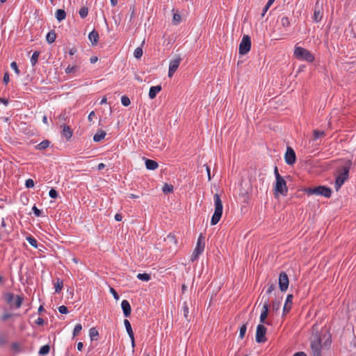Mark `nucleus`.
I'll use <instances>...</instances> for the list:
<instances>
[{
	"label": "nucleus",
	"instance_id": "obj_23",
	"mask_svg": "<svg viewBox=\"0 0 356 356\" xmlns=\"http://www.w3.org/2000/svg\"><path fill=\"white\" fill-rule=\"evenodd\" d=\"M66 17V13L63 9H58L56 12V18L58 22H61Z\"/></svg>",
	"mask_w": 356,
	"mask_h": 356
},
{
	"label": "nucleus",
	"instance_id": "obj_60",
	"mask_svg": "<svg viewBox=\"0 0 356 356\" xmlns=\"http://www.w3.org/2000/svg\"><path fill=\"white\" fill-rule=\"evenodd\" d=\"M35 323L38 325H43L44 324V321L43 320V318H38L36 321H35Z\"/></svg>",
	"mask_w": 356,
	"mask_h": 356
},
{
	"label": "nucleus",
	"instance_id": "obj_29",
	"mask_svg": "<svg viewBox=\"0 0 356 356\" xmlns=\"http://www.w3.org/2000/svg\"><path fill=\"white\" fill-rule=\"evenodd\" d=\"M40 56V51H35L32 54V56L31 58V63L32 66H35V64L38 63V58Z\"/></svg>",
	"mask_w": 356,
	"mask_h": 356
},
{
	"label": "nucleus",
	"instance_id": "obj_7",
	"mask_svg": "<svg viewBox=\"0 0 356 356\" xmlns=\"http://www.w3.org/2000/svg\"><path fill=\"white\" fill-rule=\"evenodd\" d=\"M205 243H204V237L201 234L197 239V242L196 244V247L193 250V252L191 255V261H195L198 257L203 252L204 250Z\"/></svg>",
	"mask_w": 356,
	"mask_h": 356
},
{
	"label": "nucleus",
	"instance_id": "obj_22",
	"mask_svg": "<svg viewBox=\"0 0 356 356\" xmlns=\"http://www.w3.org/2000/svg\"><path fill=\"white\" fill-rule=\"evenodd\" d=\"M56 38V33L54 30L50 31L46 36L47 42L49 44L53 43Z\"/></svg>",
	"mask_w": 356,
	"mask_h": 356
},
{
	"label": "nucleus",
	"instance_id": "obj_47",
	"mask_svg": "<svg viewBox=\"0 0 356 356\" xmlns=\"http://www.w3.org/2000/svg\"><path fill=\"white\" fill-rule=\"evenodd\" d=\"M10 67L17 75H19L20 74V71L18 68V66H17L16 62H15V61L12 62L10 64Z\"/></svg>",
	"mask_w": 356,
	"mask_h": 356
},
{
	"label": "nucleus",
	"instance_id": "obj_32",
	"mask_svg": "<svg viewBox=\"0 0 356 356\" xmlns=\"http://www.w3.org/2000/svg\"><path fill=\"white\" fill-rule=\"evenodd\" d=\"M181 20V16L179 13H173V17H172V24L174 25H178Z\"/></svg>",
	"mask_w": 356,
	"mask_h": 356
},
{
	"label": "nucleus",
	"instance_id": "obj_43",
	"mask_svg": "<svg viewBox=\"0 0 356 356\" xmlns=\"http://www.w3.org/2000/svg\"><path fill=\"white\" fill-rule=\"evenodd\" d=\"M78 68L79 67L77 65H74V66L68 65L67 67V68L65 69V73L70 74V73L74 72L78 70Z\"/></svg>",
	"mask_w": 356,
	"mask_h": 356
},
{
	"label": "nucleus",
	"instance_id": "obj_57",
	"mask_svg": "<svg viewBox=\"0 0 356 356\" xmlns=\"http://www.w3.org/2000/svg\"><path fill=\"white\" fill-rule=\"evenodd\" d=\"M271 5H268V3H267L266 4V6H264V8H263V11H262V13H261V16L264 17L266 14V13L268 11V10L269 9V8L270 7Z\"/></svg>",
	"mask_w": 356,
	"mask_h": 356
},
{
	"label": "nucleus",
	"instance_id": "obj_45",
	"mask_svg": "<svg viewBox=\"0 0 356 356\" xmlns=\"http://www.w3.org/2000/svg\"><path fill=\"white\" fill-rule=\"evenodd\" d=\"M281 24H282V26L284 27L289 26H290L289 19L287 17H283L281 19Z\"/></svg>",
	"mask_w": 356,
	"mask_h": 356
},
{
	"label": "nucleus",
	"instance_id": "obj_8",
	"mask_svg": "<svg viewBox=\"0 0 356 356\" xmlns=\"http://www.w3.org/2000/svg\"><path fill=\"white\" fill-rule=\"evenodd\" d=\"M251 48L250 37L245 35L243 37L239 44L238 51L241 55H245L248 53Z\"/></svg>",
	"mask_w": 356,
	"mask_h": 356
},
{
	"label": "nucleus",
	"instance_id": "obj_30",
	"mask_svg": "<svg viewBox=\"0 0 356 356\" xmlns=\"http://www.w3.org/2000/svg\"><path fill=\"white\" fill-rule=\"evenodd\" d=\"M50 351V346L49 345L42 346L39 350V355H47Z\"/></svg>",
	"mask_w": 356,
	"mask_h": 356
},
{
	"label": "nucleus",
	"instance_id": "obj_39",
	"mask_svg": "<svg viewBox=\"0 0 356 356\" xmlns=\"http://www.w3.org/2000/svg\"><path fill=\"white\" fill-rule=\"evenodd\" d=\"M6 301L8 304H10L12 305L13 300H14L15 296L14 294L11 293H7L5 295Z\"/></svg>",
	"mask_w": 356,
	"mask_h": 356
},
{
	"label": "nucleus",
	"instance_id": "obj_31",
	"mask_svg": "<svg viewBox=\"0 0 356 356\" xmlns=\"http://www.w3.org/2000/svg\"><path fill=\"white\" fill-rule=\"evenodd\" d=\"M137 278L142 281L148 282L150 280L151 276L147 273H138L137 275Z\"/></svg>",
	"mask_w": 356,
	"mask_h": 356
},
{
	"label": "nucleus",
	"instance_id": "obj_2",
	"mask_svg": "<svg viewBox=\"0 0 356 356\" xmlns=\"http://www.w3.org/2000/svg\"><path fill=\"white\" fill-rule=\"evenodd\" d=\"M350 163L348 161L347 165L342 166L339 168L338 175L336 177L334 187L337 191H338L344 182L348 179L349 170H350Z\"/></svg>",
	"mask_w": 356,
	"mask_h": 356
},
{
	"label": "nucleus",
	"instance_id": "obj_41",
	"mask_svg": "<svg viewBox=\"0 0 356 356\" xmlns=\"http://www.w3.org/2000/svg\"><path fill=\"white\" fill-rule=\"evenodd\" d=\"M24 298L20 296H16V300L15 301V306L16 308H19L22 306Z\"/></svg>",
	"mask_w": 356,
	"mask_h": 356
},
{
	"label": "nucleus",
	"instance_id": "obj_6",
	"mask_svg": "<svg viewBox=\"0 0 356 356\" xmlns=\"http://www.w3.org/2000/svg\"><path fill=\"white\" fill-rule=\"evenodd\" d=\"M288 193V187L286 182L284 178L277 179L275 180V184L274 187V195L277 197L279 195L286 196Z\"/></svg>",
	"mask_w": 356,
	"mask_h": 356
},
{
	"label": "nucleus",
	"instance_id": "obj_48",
	"mask_svg": "<svg viewBox=\"0 0 356 356\" xmlns=\"http://www.w3.org/2000/svg\"><path fill=\"white\" fill-rule=\"evenodd\" d=\"M32 211H33L34 215L37 217L40 216L42 214V211L36 206L33 207Z\"/></svg>",
	"mask_w": 356,
	"mask_h": 356
},
{
	"label": "nucleus",
	"instance_id": "obj_27",
	"mask_svg": "<svg viewBox=\"0 0 356 356\" xmlns=\"http://www.w3.org/2000/svg\"><path fill=\"white\" fill-rule=\"evenodd\" d=\"M282 298L280 299L275 300L272 304V309L273 312H278L281 307Z\"/></svg>",
	"mask_w": 356,
	"mask_h": 356
},
{
	"label": "nucleus",
	"instance_id": "obj_19",
	"mask_svg": "<svg viewBox=\"0 0 356 356\" xmlns=\"http://www.w3.org/2000/svg\"><path fill=\"white\" fill-rule=\"evenodd\" d=\"M162 88L160 85L152 86L149 91V97L153 99L156 97V95L161 90Z\"/></svg>",
	"mask_w": 356,
	"mask_h": 356
},
{
	"label": "nucleus",
	"instance_id": "obj_46",
	"mask_svg": "<svg viewBox=\"0 0 356 356\" xmlns=\"http://www.w3.org/2000/svg\"><path fill=\"white\" fill-rule=\"evenodd\" d=\"M246 330H247V327H246V324H243L241 327H240V332H239V337L241 339H243L245 334V332H246Z\"/></svg>",
	"mask_w": 356,
	"mask_h": 356
},
{
	"label": "nucleus",
	"instance_id": "obj_3",
	"mask_svg": "<svg viewBox=\"0 0 356 356\" xmlns=\"http://www.w3.org/2000/svg\"><path fill=\"white\" fill-rule=\"evenodd\" d=\"M213 198L215 210L211 220V225H215L220 221L222 217L223 209L222 202L221 201L220 195L218 193H216L213 196Z\"/></svg>",
	"mask_w": 356,
	"mask_h": 356
},
{
	"label": "nucleus",
	"instance_id": "obj_37",
	"mask_svg": "<svg viewBox=\"0 0 356 356\" xmlns=\"http://www.w3.org/2000/svg\"><path fill=\"white\" fill-rule=\"evenodd\" d=\"M325 136V133L323 131L314 130L313 131L314 139L316 140L321 137Z\"/></svg>",
	"mask_w": 356,
	"mask_h": 356
},
{
	"label": "nucleus",
	"instance_id": "obj_50",
	"mask_svg": "<svg viewBox=\"0 0 356 356\" xmlns=\"http://www.w3.org/2000/svg\"><path fill=\"white\" fill-rule=\"evenodd\" d=\"M49 195L50 197L55 199L58 197V192L54 188H51L49 192Z\"/></svg>",
	"mask_w": 356,
	"mask_h": 356
},
{
	"label": "nucleus",
	"instance_id": "obj_63",
	"mask_svg": "<svg viewBox=\"0 0 356 356\" xmlns=\"http://www.w3.org/2000/svg\"><path fill=\"white\" fill-rule=\"evenodd\" d=\"M97 60H98V57L97 56H92L90 58V61L91 63H95Z\"/></svg>",
	"mask_w": 356,
	"mask_h": 356
},
{
	"label": "nucleus",
	"instance_id": "obj_40",
	"mask_svg": "<svg viewBox=\"0 0 356 356\" xmlns=\"http://www.w3.org/2000/svg\"><path fill=\"white\" fill-rule=\"evenodd\" d=\"M134 57L139 59L143 56V49L141 47H137L134 52Z\"/></svg>",
	"mask_w": 356,
	"mask_h": 356
},
{
	"label": "nucleus",
	"instance_id": "obj_61",
	"mask_svg": "<svg viewBox=\"0 0 356 356\" xmlns=\"http://www.w3.org/2000/svg\"><path fill=\"white\" fill-rule=\"evenodd\" d=\"M95 111H91V112L89 113L88 117V120H89L90 122H92V121L93 118L95 117Z\"/></svg>",
	"mask_w": 356,
	"mask_h": 356
},
{
	"label": "nucleus",
	"instance_id": "obj_13",
	"mask_svg": "<svg viewBox=\"0 0 356 356\" xmlns=\"http://www.w3.org/2000/svg\"><path fill=\"white\" fill-rule=\"evenodd\" d=\"M181 60L180 56H178L175 59L170 60L168 70L169 77H172L174 75L180 64Z\"/></svg>",
	"mask_w": 356,
	"mask_h": 356
},
{
	"label": "nucleus",
	"instance_id": "obj_33",
	"mask_svg": "<svg viewBox=\"0 0 356 356\" xmlns=\"http://www.w3.org/2000/svg\"><path fill=\"white\" fill-rule=\"evenodd\" d=\"M63 286V280H61L60 279L58 278L56 283L54 284L55 292L56 293H59L62 290Z\"/></svg>",
	"mask_w": 356,
	"mask_h": 356
},
{
	"label": "nucleus",
	"instance_id": "obj_9",
	"mask_svg": "<svg viewBox=\"0 0 356 356\" xmlns=\"http://www.w3.org/2000/svg\"><path fill=\"white\" fill-rule=\"evenodd\" d=\"M323 1L322 0H316V2L315 3L314 6V21L316 22H319L322 20L323 18Z\"/></svg>",
	"mask_w": 356,
	"mask_h": 356
},
{
	"label": "nucleus",
	"instance_id": "obj_28",
	"mask_svg": "<svg viewBox=\"0 0 356 356\" xmlns=\"http://www.w3.org/2000/svg\"><path fill=\"white\" fill-rule=\"evenodd\" d=\"M165 241L169 244H177L176 236L174 234H169L167 237L165 238Z\"/></svg>",
	"mask_w": 356,
	"mask_h": 356
},
{
	"label": "nucleus",
	"instance_id": "obj_14",
	"mask_svg": "<svg viewBox=\"0 0 356 356\" xmlns=\"http://www.w3.org/2000/svg\"><path fill=\"white\" fill-rule=\"evenodd\" d=\"M268 310H269V301H268V299L267 300L265 301L264 305H263V309H262V312L261 313V315H260V322L261 323H268L266 321V319L268 316Z\"/></svg>",
	"mask_w": 356,
	"mask_h": 356
},
{
	"label": "nucleus",
	"instance_id": "obj_26",
	"mask_svg": "<svg viewBox=\"0 0 356 356\" xmlns=\"http://www.w3.org/2000/svg\"><path fill=\"white\" fill-rule=\"evenodd\" d=\"M124 324L126 330H127L129 336L133 337V335H134V334L130 322L127 319H125L124 321Z\"/></svg>",
	"mask_w": 356,
	"mask_h": 356
},
{
	"label": "nucleus",
	"instance_id": "obj_35",
	"mask_svg": "<svg viewBox=\"0 0 356 356\" xmlns=\"http://www.w3.org/2000/svg\"><path fill=\"white\" fill-rule=\"evenodd\" d=\"M188 309H188L186 302H184V305H183V312H184V318L187 321H190V318H189V316H188V313H189Z\"/></svg>",
	"mask_w": 356,
	"mask_h": 356
},
{
	"label": "nucleus",
	"instance_id": "obj_54",
	"mask_svg": "<svg viewBox=\"0 0 356 356\" xmlns=\"http://www.w3.org/2000/svg\"><path fill=\"white\" fill-rule=\"evenodd\" d=\"M12 348L13 350L17 351V352H20L21 350H20V346L18 343H13L12 344Z\"/></svg>",
	"mask_w": 356,
	"mask_h": 356
},
{
	"label": "nucleus",
	"instance_id": "obj_17",
	"mask_svg": "<svg viewBox=\"0 0 356 356\" xmlns=\"http://www.w3.org/2000/svg\"><path fill=\"white\" fill-rule=\"evenodd\" d=\"M99 33L95 29L92 30L88 35V39L90 41L92 46L97 45L98 41H99Z\"/></svg>",
	"mask_w": 356,
	"mask_h": 356
},
{
	"label": "nucleus",
	"instance_id": "obj_34",
	"mask_svg": "<svg viewBox=\"0 0 356 356\" xmlns=\"http://www.w3.org/2000/svg\"><path fill=\"white\" fill-rule=\"evenodd\" d=\"M162 191L164 194H168L173 191V186L168 184H165L163 186Z\"/></svg>",
	"mask_w": 356,
	"mask_h": 356
},
{
	"label": "nucleus",
	"instance_id": "obj_16",
	"mask_svg": "<svg viewBox=\"0 0 356 356\" xmlns=\"http://www.w3.org/2000/svg\"><path fill=\"white\" fill-rule=\"evenodd\" d=\"M293 296L292 294H289L286 296V299L283 307V314L285 315L287 314L291 309V305H292V300H293Z\"/></svg>",
	"mask_w": 356,
	"mask_h": 356
},
{
	"label": "nucleus",
	"instance_id": "obj_51",
	"mask_svg": "<svg viewBox=\"0 0 356 356\" xmlns=\"http://www.w3.org/2000/svg\"><path fill=\"white\" fill-rule=\"evenodd\" d=\"M58 311L60 314H66L68 313V309L65 305L60 306L58 307Z\"/></svg>",
	"mask_w": 356,
	"mask_h": 356
},
{
	"label": "nucleus",
	"instance_id": "obj_1",
	"mask_svg": "<svg viewBox=\"0 0 356 356\" xmlns=\"http://www.w3.org/2000/svg\"><path fill=\"white\" fill-rule=\"evenodd\" d=\"M323 339H325L323 343V346L325 347H327L328 345H330L331 343V335L330 333H326L323 335L316 334L314 336V339L311 341L310 346L313 356H321Z\"/></svg>",
	"mask_w": 356,
	"mask_h": 356
},
{
	"label": "nucleus",
	"instance_id": "obj_49",
	"mask_svg": "<svg viewBox=\"0 0 356 356\" xmlns=\"http://www.w3.org/2000/svg\"><path fill=\"white\" fill-rule=\"evenodd\" d=\"M25 186L26 188H33L34 186V181L32 179H28L26 180Z\"/></svg>",
	"mask_w": 356,
	"mask_h": 356
},
{
	"label": "nucleus",
	"instance_id": "obj_62",
	"mask_svg": "<svg viewBox=\"0 0 356 356\" xmlns=\"http://www.w3.org/2000/svg\"><path fill=\"white\" fill-rule=\"evenodd\" d=\"M293 356H307V354L305 352L300 351L294 353Z\"/></svg>",
	"mask_w": 356,
	"mask_h": 356
},
{
	"label": "nucleus",
	"instance_id": "obj_21",
	"mask_svg": "<svg viewBox=\"0 0 356 356\" xmlns=\"http://www.w3.org/2000/svg\"><path fill=\"white\" fill-rule=\"evenodd\" d=\"M106 132L103 130L98 131L93 136V140L95 142H99L104 138Z\"/></svg>",
	"mask_w": 356,
	"mask_h": 356
},
{
	"label": "nucleus",
	"instance_id": "obj_4",
	"mask_svg": "<svg viewBox=\"0 0 356 356\" xmlns=\"http://www.w3.org/2000/svg\"><path fill=\"white\" fill-rule=\"evenodd\" d=\"M295 57L301 60H305L309 63H312L314 60V56L307 49L300 47H296L294 49Z\"/></svg>",
	"mask_w": 356,
	"mask_h": 356
},
{
	"label": "nucleus",
	"instance_id": "obj_53",
	"mask_svg": "<svg viewBox=\"0 0 356 356\" xmlns=\"http://www.w3.org/2000/svg\"><path fill=\"white\" fill-rule=\"evenodd\" d=\"M11 316H13V314H9V313H4L2 316H1V320L3 321H7L8 318H10Z\"/></svg>",
	"mask_w": 356,
	"mask_h": 356
},
{
	"label": "nucleus",
	"instance_id": "obj_24",
	"mask_svg": "<svg viewBox=\"0 0 356 356\" xmlns=\"http://www.w3.org/2000/svg\"><path fill=\"white\" fill-rule=\"evenodd\" d=\"M49 145L50 141L49 140H44L35 146V149L38 150H44L47 149Z\"/></svg>",
	"mask_w": 356,
	"mask_h": 356
},
{
	"label": "nucleus",
	"instance_id": "obj_5",
	"mask_svg": "<svg viewBox=\"0 0 356 356\" xmlns=\"http://www.w3.org/2000/svg\"><path fill=\"white\" fill-rule=\"evenodd\" d=\"M305 191L309 195H319L325 197H330L332 193V189L325 186H318L314 188H305Z\"/></svg>",
	"mask_w": 356,
	"mask_h": 356
},
{
	"label": "nucleus",
	"instance_id": "obj_15",
	"mask_svg": "<svg viewBox=\"0 0 356 356\" xmlns=\"http://www.w3.org/2000/svg\"><path fill=\"white\" fill-rule=\"evenodd\" d=\"M121 307L123 311L124 316L129 317L131 315V307L128 300H123L121 302Z\"/></svg>",
	"mask_w": 356,
	"mask_h": 356
},
{
	"label": "nucleus",
	"instance_id": "obj_25",
	"mask_svg": "<svg viewBox=\"0 0 356 356\" xmlns=\"http://www.w3.org/2000/svg\"><path fill=\"white\" fill-rule=\"evenodd\" d=\"M89 335H90V339L92 341H96V340H97V337L99 336V332L95 327H92L89 330Z\"/></svg>",
	"mask_w": 356,
	"mask_h": 356
},
{
	"label": "nucleus",
	"instance_id": "obj_42",
	"mask_svg": "<svg viewBox=\"0 0 356 356\" xmlns=\"http://www.w3.org/2000/svg\"><path fill=\"white\" fill-rule=\"evenodd\" d=\"M121 102H122V105L124 106H128L131 104V101H130L129 98L126 95H123L121 97Z\"/></svg>",
	"mask_w": 356,
	"mask_h": 356
},
{
	"label": "nucleus",
	"instance_id": "obj_44",
	"mask_svg": "<svg viewBox=\"0 0 356 356\" xmlns=\"http://www.w3.org/2000/svg\"><path fill=\"white\" fill-rule=\"evenodd\" d=\"M81 330L82 325L80 323L76 324L73 330V337H76V335H78Z\"/></svg>",
	"mask_w": 356,
	"mask_h": 356
},
{
	"label": "nucleus",
	"instance_id": "obj_20",
	"mask_svg": "<svg viewBox=\"0 0 356 356\" xmlns=\"http://www.w3.org/2000/svg\"><path fill=\"white\" fill-rule=\"evenodd\" d=\"M72 129L69 126L63 124L62 134L67 140H70L72 138Z\"/></svg>",
	"mask_w": 356,
	"mask_h": 356
},
{
	"label": "nucleus",
	"instance_id": "obj_10",
	"mask_svg": "<svg viewBox=\"0 0 356 356\" xmlns=\"http://www.w3.org/2000/svg\"><path fill=\"white\" fill-rule=\"evenodd\" d=\"M266 330L267 329L264 325L259 324L257 325L255 337L257 343H264L267 341V338L266 337Z\"/></svg>",
	"mask_w": 356,
	"mask_h": 356
},
{
	"label": "nucleus",
	"instance_id": "obj_64",
	"mask_svg": "<svg viewBox=\"0 0 356 356\" xmlns=\"http://www.w3.org/2000/svg\"><path fill=\"white\" fill-rule=\"evenodd\" d=\"M115 220H117V221H121V220H122V217L121 214H120V213H116V214L115 215Z\"/></svg>",
	"mask_w": 356,
	"mask_h": 356
},
{
	"label": "nucleus",
	"instance_id": "obj_38",
	"mask_svg": "<svg viewBox=\"0 0 356 356\" xmlns=\"http://www.w3.org/2000/svg\"><path fill=\"white\" fill-rule=\"evenodd\" d=\"M26 240L31 245H32L34 248H37L38 241L34 237H33L32 236H27Z\"/></svg>",
	"mask_w": 356,
	"mask_h": 356
},
{
	"label": "nucleus",
	"instance_id": "obj_18",
	"mask_svg": "<svg viewBox=\"0 0 356 356\" xmlns=\"http://www.w3.org/2000/svg\"><path fill=\"white\" fill-rule=\"evenodd\" d=\"M143 159L145 160V167L147 170H154L158 168L159 164L156 161L145 157Z\"/></svg>",
	"mask_w": 356,
	"mask_h": 356
},
{
	"label": "nucleus",
	"instance_id": "obj_56",
	"mask_svg": "<svg viewBox=\"0 0 356 356\" xmlns=\"http://www.w3.org/2000/svg\"><path fill=\"white\" fill-rule=\"evenodd\" d=\"M275 288V284H273V283H272V284H268V289H267V291H266V293H267L268 294L270 293L273 291H274Z\"/></svg>",
	"mask_w": 356,
	"mask_h": 356
},
{
	"label": "nucleus",
	"instance_id": "obj_11",
	"mask_svg": "<svg viewBox=\"0 0 356 356\" xmlns=\"http://www.w3.org/2000/svg\"><path fill=\"white\" fill-rule=\"evenodd\" d=\"M289 277L285 272H281L279 275V287L281 291H286L289 287Z\"/></svg>",
	"mask_w": 356,
	"mask_h": 356
},
{
	"label": "nucleus",
	"instance_id": "obj_55",
	"mask_svg": "<svg viewBox=\"0 0 356 356\" xmlns=\"http://www.w3.org/2000/svg\"><path fill=\"white\" fill-rule=\"evenodd\" d=\"M274 174H275V180H277L278 178L279 179L282 178V177L280 175V173L278 172V168L277 166H275V168H274Z\"/></svg>",
	"mask_w": 356,
	"mask_h": 356
},
{
	"label": "nucleus",
	"instance_id": "obj_36",
	"mask_svg": "<svg viewBox=\"0 0 356 356\" xmlns=\"http://www.w3.org/2000/svg\"><path fill=\"white\" fill-rule=\"evenodd\" d=\"M79 14L81 17V18L84 19L87 17L88 14V8L87 7H82L79 12Z\"/></svg>",
	"mask_w": 356,
	"mask_h": 356
},
{
	"label": "nucleus",
	"instance_id": "obj_58",
	"mask_svg": "<svg viewBox=\"0 0 356 356\" xmlns=\"http://www.w3.org/2000/svg\"><path fill=\"white\" fill-rule=\"evenodd\" d=\"M204 166L206 167V170H207V176H208V179H209V181H210L211 179L210 168L207 164H204Z\"/></svg>",
	"mask_w": 356,
	"mask_h": 356
},
{
	"label": "nucleus",
	"instance_id": "obj_52",
	"mask_svg": "<svg viewBox=\"0 0 356 356\" xmlns=\"http://www.w3.org/2000/svg\"><path fill=\"white\" fill-rule=\"evenodd\" d=\"M9 80H10L9 73H8V72H6L4 74L3 79V81L4 84L7 85L9 82Z\"/></svg>",
	"mask_w": 356,
	"mask_h": 356
},
{
	"label": "nucleus",
	"instance_id": "obj_59",
	"mask_svg": "<svg viewBox=\"0 0 356 356\" xmlns=\"http://www.w3.org/2000/svg\"><path fill=\"white\" fill-rule=\"evenodd\" d=\"M111 292L113 294L115 299L118 300L119 298V296L114 289L111 288Z\"/></svg>",
	"mask_w": 356,
	"mask_h": 356
},
{
	"label": "nucleus",
	"instance_id": "obj_12",
	"mask_svg": "<svg viewBox=\"0 0 356 356\" xmlns=\"http://www.w3.org/2000/svg\"><path fill=\"white\" fill-rule=\"evenodd\" d=\"M285 162L288 165H293L296 163V156L295 151L291 147H287L286 151L284 155Z\"/></svg>",
	"mask_w": 356,
	"mask_h": 356
}]
</instances>
